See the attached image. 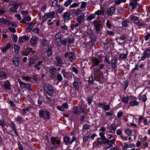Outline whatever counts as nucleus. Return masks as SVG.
<instances>
[{"mask_svg": "<svg viewBox=\"0 0 150 150\" xmlns=\"http://www.w3.org/2000/svg\"><path fill=\"white\" fill-rule=\"evenodd\" d=\"M105 66L104 64H100V65L99 69H95L93 70V73L94 74V78L95 80L99 81L103 78V74L100 70L102 69Z\"/></svg>", "mask_w": 150, "mask_h": 150, "instance_id": "1", "label": "nucleus"}, {"mask_svg": "<svg viewBox=\"0 0 150 150\" xmlns=\"http://www.w3.org/2000/svg\"><path fill=\"white\" fill-rule=\"evenodd\" d=\"M39 116L41 118L45 120L46 119H49L50 118V112L47 110L44 109L40 110L39 111Z\"/></svg>", "mask_w": 150, "mask_h": 150, "instance_id": "2", "label": "nucleus"}, {"mask_svg": "<svg viewBox=\"0 0 150 150\" xmlns=\"http://www.w3.org/2000/svg\"><path fill=\"white\" fill-rule=\"evenodd\" d=\"M94 25L95 28L98 33H99L103 28V24L102 22L96 20L94 21Z\"/></svg>", "mask_w": 150, "mask_h": 150, "instance_id": "3", "label": "nucleus"}, {"mask_svg": "<svg viewBox=\"0 0 150 150\" xmlns=\"http://www.w3.org/2000/svg\"><path fill=\"white\" fill-rule=\"evenodd\" d=\"M57 137H52L50 138V141L52 144L54 146V147L56 148L57 145L60 144V140L57 139Z\"/></svg>", "mask_w": 150, "mask_h": 150, "instance_id": "4", "label": "nucleus"}, {"mask_svg": "<svg viewBox=\"0 0 150 150\" xmlns=\"http://www.w3.org/2000/svg\"><path fill=\"white\" fill-rule=\"evenodd\" d=\"M74 51H71L69 53L68 52H66L64 55L65 57H67V56L69 57V59L70 61H73L75 59V56L74 54Z\"/></svg>", "mask_w": 150, "mask_h": 150, "instance_id": "5", "label": "nucleus"}, {"mask_svg": "<svg viewBox=\"0 0 150 150\" xmlns=\"http://www.w3.org/2000/svg\"><path fill=\"white\" fill-rule=\"evenodd\" d=\"M74 40V39L73 38L65 39L62 41V44L64 45L67 46L69 45L70 44L73 43Z\"/></svg>", "mask_w": 150, "mask_h": 150, "instance_id": "6", "label": "nucleus"}, {"mask_svg": "<svg viewBox=\"0 0 150 150\" xmlns=\"http://www.w3.org/2000/svg\"><path fill=\"white\" fill-rule=\"evenodd\" d=\"M46 93L49 96L52 95L54 93L53 89L51 86L47 85L46 88Z\"/></svg>", "mask_w": 150, "mask_h": 150, "instance_id": "7", "label": "nucleus"}, {"mask_svg": "<svg viewBox=\"0 0 150 150\" xmlns=\"http://www.w3.org/2000/svg\"><path fill=\"white\" fill-rule=\"evenodd\" d=\"M115 8L114 6H111L108 8L105 13L109 16H111L113 13L115 12Z\"/></svg>", "mask_w": 150, "mask_h": 150, "instance_id": "8", "label": "nucleus"}, {"mask_svg": "<svg viewBox=\"0 0 150 150\" xmlns=\"http://www.w3.org/2000/svg\"><path fill=\"white\" fill-rule=\"evenodd\" d=\"M11 47V45L10 43H8L4 47L0 48V49L3 53H5Z\"/></svg>", "mask_w": 150, "mask_h": 150, "instance_id": "9", "label": "nucleus"}, {"mask_svg": "<svg viewBox=\"0 0 150 150\" xmlns=\"http://www.w3.org/2000/svg\"><path fill=\"white\" fill-rule=\"evenodd\" d=\"M61 73L64 78L67 79L70 78L71 75V74L70 72L66 71L65 69H63L61 71Z\"/></svg>", "mask_w": 150, "mask_h": 150, "instance_id": "10", "label": "nucleus"}, {"mask_svg": "<svg viewBox=\"0 0 150 150\" xmlns=\"http://www.w3.org/2000/svg\"><path fill=\"white\" fill-rule=\"evenodd\" d=\"M117 127L114 124L112 123L108 127V129L110 130V132L114 133L115 132Z\"/></svg>", "mask_w": 150, "mask_h": 150, "instance_id": "11", "label": "nucleus"}, {"mask_svg": "<svg viewBox=\"0 0 150 150\" xmlns=\"http://www.w3.org/2000/svg\"><path fill=\"white\" fill-rule=\"evenodd\" d=\"M56 60L57 65L58 66H61L63 62L61 57L59 56H57L56 57Z\"/></svg>", "mask_w": 150, "mask_h": 150, "instance_id": "12", "label": "nucleus"}, {"mask_svg": "<svg viewBox=\"0 0 150 150\" xmlns=\"http://www.w3.org/2000/svg\"><path fill=\"white\" fill-rule=\"evenodd\" d=\"M54 14L55 13L54 12H50L45 14L44 17L45 19H47L48 18H54Z\"/></svg>", "mask_w": 150, "mask_h": 150, "instance_id": "13", "label": "nucleus"}, {"mask_svg": "<svg viewBox=\"0 0 150 150\" xmlns=\"http://www.w3.org/2000/svg\"><path fill=\"white\" fill-rule=\"evenodd\" d=\"M105 143H106L109 146V148L113 146V145L114 144L115 142V139H112L110 140H109L108 139H106Z\"/></svg>", "mask_w": 150, "mask_h": 150, "instance_id": "14", "label": "nucleus"}, {"mask_svg": "<svg viewBox=\"0 0 150 150\" xmlns=\"http://www.w3.org/2000/svg\"><path fill=\"white\" fill-rule=\"evenodd\" d=\"M92 62L94 66H98L100 64V60L96 58L92 59Z\"/></svg>", "mask_w": 150, "mask_h": 150, "instance_id": "15", "label": "nucleus"}, {"mask_svg": "<svg viewBox=\"0 0 150 150\" xmlns=\"http://www.w3.org/2000/svg\"><path fill=\"white\" fill-rule=\"evenodd\" d=\"M33 32L34 33H37L41 37H42L43 35V33H42V31L40 30L39 28H35L33 30Z\"/></svg>", "mask_w": 150, "mask_h": 150, "instance_id": "16", "label": "nucleus"}, {"mask_svg": "<svg viewBox=\"0 0 150 150\" xmlns=\"http://www.w3.org/2000/svg\"><path fill=\"white\" fill-rule=\"evenodd\" d=\"M109 57L108 55H106L105 57L104 62L106 65L107 67H108L110 66V62L109 61Z\"/></svg>", "mask_w": 150, "mask_h": 150, "instance_id": "17", "label": "nucleus"}, {"mask_svg": "<svg viewBox=\"0 0 150 150\" xmlns=\"http://www.w3.org/2000/svg\"><path fill=\"white\" fill-rule=\"evenodd\" d=\"M13 63L16 67L18 66L19 64L18 58L16 56H14L13 57Z\"/></svg>", "mask_w": 150, "mask_h": 150, "instance_id": "18", "label": "nucleus"}, {"mask_svg": "<svg viewBox=\"0 0 150 150\" xmlns=\"http://www.w3.org/2000/svg\"><path fill=\"white\" fill-rule=\"evenodd\" d=\"M37 40V37L36 36H33L30 39V44L31 45H34L36 43Z\"/></svg>", "mask_w": 150, "mask_h": 150, "instance_id": "19", "label": "nucleus"}, {"mask_svg": "<svg viewBox=\"0 0 150 150\" xmlns=\"http://www.w3.org/2000/svg\"><path fill=\"white\" fill-rule=\"evenodd\" d=\"M117 58H116L114 59H112L111 61V66L112 68H115L117 65Z\"/></svg>", "mask_w": 150, "mask_h": 150, "instance_id": "20", "label": "nucleus"}, {"mask_svg": "<svg viewBox=\"0 0 150 150\" xmlns=\"http://www.w3.org/2000/svg\"><path fill=\"white\" fill-rule=\"evenodd\" d=\"M57 71L56 68L54 66H51L49 67V72L52 74H54Z\"/></svg>", "mask_w": 150, "mask_h": 150, "instance_id": "21", "label": "nucleus"}, {"mask_svg": "<svg viewBox=\"0 0 150 150\" xmlns=\"http://www.w3.org/2000/svg\"><path fill=\"white\" fill-rule=\"evenodd\" d=\"M42 63L43 62L41 61L38 62L37 64L35 65L34 67L36 68L39 71L40 69V67L42 65Z\"/></svg>", "mask_w": 150, "mask_h": 150, "instance_id": "22", "label": "nucleus"}, {"mask_svg": "<svg viewBox=\"0 0 150 150\" xmlns=\"http://www.w3.org/2000/svg\"><path fill=\"white\" fill-rule=\"evenodd\" d=\"M71 138L68 137H65L64 138V141L66 145L68 144H69V142L70 141Z\"/></svg>", "mask_w": 150, "mask_h": 150, "instance_id": "23", "label": "nucleus"}, {"mask_svg": "<svg viewBox=\"0 0 150 150\" xmlns=\"http://www.w3.org/2000/svg\"><path fill=\"white\" fill-rule=\"evenodd\" d=\"M143 54L147 58L149 57L150 56V49H146L144 52Z\"/></svg>", "mask_w": 150, "mask_h": 150, "instance_id": "24", "label": "nucleus"}, {"mask_svg": "<svg viewBox=\"0 0 150 150\" xmlns=\"http://www.w3.org/2000/svg\"><path fill=\"white\" fill-rule=\"evenodd\" d=\"M20 86L22 88H25L26 87V83L22 81L21 80L19 79L18 80Z\"/></svg>", "mask_w": 150, "mask_h": 150, "instance_id": "25", "label": "nucleus"}, {"mask_svg": "<svg viewBox=\"0 0 150 150\" xmlns=\"http://www.w3.org/2000/svg\"><path fill=\"white\" fill-rule=\"evenodd\" d=\"M91 126L90 125L85 124L83 125V132H84L91 128Z\"/></svg>", "mask_w": 150, "mask_h": 150, "instance_id": "26", "label": "nucleus"}, {"mask_svg": "<svg viewBox=\"0 0 150 150\" xmlns=\"http://www.w3.org/2000/svg\"><path fill=\"white\" fill-rule=\"evenodd\" d=\"M137 3L134 2H131L129 3V6H132L131 9H135L137 8Z\"/></svg>", "mask_w": 150, "mask_h": 150, "instance_id": "27", "label": "nucleus"}, {"mask_svg": "<svg viewBox=\"0 0 150 150\" xmlns=\"http://www.w3.org/2000/svg\"><path fill=\"white\" fill-rule=\"evenodd\" d=\"M9 23L8 19H0V25L2 23L4 24H9Z\"/></svg>", "mask_w": 150, "mask_h": 150, "instance_id": "28", "label": "nucleus"}, {"mask_svg": "<svg viewBox=\"0 0 150 150\" xmlns=\"http://www.w3.org/2000/svg\"><path fill=\"white\" fill-rule=\"evenodd\" d=\"M104 13V11L103 9H101L100 10H98L96 11L95 14V15H99L100 14H103Z\"/></svg>", "mask_w": 150, "mask_h": 150, "instance_id": "29", "label": "nucleus"}, {"mask_svg": "<svg viewBox=\"0 0 150 150\" xmlns=\"http://www.w3.org/2000/svg\"><path fill=\"white\" fill-rule=\"evenodd\" d=\"M127 56V54H121L120 55L119 58L120 60L123 59H126Z\"/></svg>", "mask_w": 150, "mask_h": 150, "instance_id": "30", "label": "nucleus"}, {"mask_svg": "<svg viewBox=\"0 0 150 150\" xmlns=\"http://www.w3.org/2000/svg\"><path fill=\"white\" fill-rule=\"evenodd\" d=\"M4 87L7 89H10V83L9 81L8 80L6 81L5 82Z\"/></svg>", "mask_w": 150, "mask_h": 150, "instance_id": "31", "label": "nucleus"}, {"mask_svg": "<svg viewBox=\"0 0 150 150\" xmlns=\"http://www.w3.org/2000/svg\"><path fill=\"white\" fill-rule=\"evenodd\" d=\"M46 53L48 57H50L51 56L52 54V49L50 48H48L47 50Z\"/></svg>", "mask_w": 150, "mask_h": 150, "instance_id": "32", "label": "nucleus"}, {"mask_svg": "<svg viewBox=\"0 0 150 150\" xmlns=\"http://www.w3.org/2000/svg\"><path fill=\"white\" fill-rule=\"evenodd\" d=\"M139 98L143 101H145L146 100L147 98L145 94L140 95L139 96Z\"/></svg>", "mask_w": 150, "mask_h": 150, "instance_id": "33", "label": "nucleus"}, {"mask_svg": "<svg viewBox=\"0 0 150 150\" xmlns=\"http://www.w3.org/2000/svg\"><path fill=\"white\" fill-rule=\"evenodd\" d=\"M129 103L130 106H134L138 105L139 103L137 101H133L130 102Z\"/></svg>", "mask_w": 150, "mask_h": 150, "instance_id": "34", "label": "nucleus"}, {"mask_svg": "<svg viewBox=\"0 0 150 150\" xmlns=\"http://www.w3.org/2000/svg\"><path fill=\"white\" fill-rule=\"evenodd\" d=\"M100 139V138H99L97 140V143L96 144V145L98 146L101 145L102 144H105V143L103 141H100L99 140Z\"/></svg>", "mask_w": 150, "mask_h": 150, "instance_id": "35", "label": "nucleus"}, {"mask_svg": "<svg viewBox=\"0 0 150 150\" xmlns=\"http://www.w3.org/2000/svg\"><path fill=\"white\" fill-rule=\"evenodd\" d=\"M0 77L6 79L7 76L5 72L2 71H0Z\"/></svg>", "mask_w": 150, "mask_h": 150, "instance_id": "36", "label": "nucleus"}, {"mask_svg": "<svg viewBox=\"0 0 150 150\" xmlns=\"http://www.w3.org/2000/svg\"><path fill=\"white\" fill-rule=\"evenodd\" d=\"M63 17L64 18H69L70 17V13L68 12H66L64 14Z\"/></svg>", "mask_w": 150, "mask_h": 150, "instance_id": "37", "label": "nucleus"}, {"mask_svg": "<svg viewBox=\"0 0 150 150\" xmlns=\"http://www.w3.org/2000/svg\"><path fill=\"white\" fill-rule=\"evenodd\" d=\"M73 86L75 89H78L79 87L78 82L74 81L73 82Z\"/></svg>", "mask_w": 150, "mask_h": 150, "instance_id": "38", "label": "nucleus"}, {"mask_svg": "<svg viewBox=\"0 0 150 150\" xmlns=\"http://www.w3.org/2000/svg\"><path fill=\"white\" fill-rule=\"evenodd\" d=\"M122 101L125 103H128L129 100V98L128 97H124L122 99Z\"/></svg>", "mask_w": 150, "mask_h": 150, "instance_id": "39", "label": "nucleus"}, {"mask_svg": "<svg viewBox=\"0 0 150 150\" xmlns=\"http://www.w3.org/2000/svg\"><path fill=\"white\" fill-rule=\"evenodd\" d=\"M17 8L13 6V7L10 8L9 9V11L10 12H14L16 13L17 12Z\"/></svg>", "mask_w": 150, "mask_h": 150, "instance_id": "40", "label": "nucleus"}, {"mask_svg": "<svg viewBox=\"0 0 150 150\" xmlns=\"http://www.w3.org/2000/svg\"><path fill=\"white\" fill-rule=\"evenodd\" d=\"M22 78L23 80H25L26 81H30L31 79L30 77L23 76L22 77Z\"/></svg>", "mask_w": 150, "mask_h": 150, "instance_id": "41", "label": "nucleus"}, {"mask_svg": "<svg viewBox=\"0 0 150 150\" xmlns=\"http://www.w3.org/2000/svg\"><path fill=\"white\" fill-rule=\"evenodd\" d=\"M72 0H67L64 3V5L65 6H68L71 3Z\"/></svg>", "mask_w": 150, "mask_h": 150, "instance_id": "42", "label": "nucleus"}, {"mask_svg": "<svg viewBox=\"0 0 150 150\" xmlns=\"http://www.w3.org/2000/svg\"><path fill=\"white\" fill-rule=\"evenodd\" d=\"M128 22L127 21H123L122 22V25L123 27H127L129 26Z\"/></svg>", "mask_w": 150, "mask_h": 150, "instance_id": "43", "label": "nucleus"}, {"mask_svg": "<svg viewBox=\"0 0 150 150\" xmlns=\"http://www.w3.org/2000/svg\"><path fill=\"white\" fill-rule=\"evenodd\" d=\"M99 135L101 139L103 140H105L106 139L104 136V134L102 132L99 133Z\"/></svg>", "mask_w": 150, "mask_h": 150, "instance_id": "44", "label": "nucleus"}, {"mask_svg": "<svg viewBox=\"0 0 150 150\" xmlns=\"http://www.w3.org/2000/svg\"><path fill=\"white\" fill-rule=\"evenodd\" d=\"M56 42L57 45L59 46H60L62 44V41L60 39H56Z\"/></svg>", "mask_w": 150, "mask_h": 150, "instance_id": "45", "label": "nucleus"}, {"mask_svg": "<svg viewBox=\"0 0 150 150\" xmlns=\"http://www.w3.org/2000/svg\"><path fill=\"white\" fill-rule=\"evenodd\" d=\"M73 112L75 114L77 115H79V112L78 110L76 107H74L73 108Z\"/></svg>", "mask_w": 150, "mask_h": 150, "instance_id": "46", "label": "nucleus"}, {"mask_svg": "<svg viewBox=\"0 0 150 150\" xmlns=\"http://www.w3.org/2000/svg\"><path fill=\"white\" fill-rule=\"evenodd\" d=\"M93 98L92 97L89 96L87 98V101L88 102L89 105H90L91 103L92 100Z\"/></svg>", "mask_w": 150, "mask_h": 150, "instance_id": "47", "label": "nucleus"}, {"mask_svg": "<svg viewBox=\"0 0 150 150\" xmlns=\"http://www.w3.org/2000/svg\"><path fill=\"white\" fill-rule=\"evenodd\" d=\"M61 37V35L60 32H58L55 35L56 39H60Z\"/></svg>", "mask_w": 150, "mask_h": 150, "instance_id": "48", "label": "nucleus"}, {"mask_svg": "<svg viewBox=\"0 0 150 150\" xmlns=\"http://www.w3.org/2000/svg\"><path fill=\"white\" fill-rule=\"evenodd\" d=\"M138 65L137 64L135 65V67L134 68L132 71V73L134 74L135 73L136 70H137L138 69Z\"/></svg>", "mask_w": 150, "mask_h": 150, "instance_id": "49", "label": "nucleus"}, {"mask_svg": "<svg viewBox=\"0 0 150 150\" xmlns=\"http://www.w3.org/2000/svg\"><path fill=\"white\" fill-rule=\"evenodd\" d=\"M94 81V80H93V79L92 77H91V76L89 78L88 83L90 84H93V82Z\"/></svg>", "mask_w": 150, "mask_h": 150, "instance_id": "50", "label": "nucleus"}, {"mask_svg": "<svg viewBox=\"0 0 150 150\" xmlns=\"http://www.w3.org/2000/svg\"><path fill=\"white\" fill-rule=\"evenodd\" d=\"M123 85L125 86V89H126L128 86V81H125L123 83Z\"/></svg>", "mask_w": 150, "mask_h": 150, "instance_id": "51", "label": "nucleus"}, {"mask_svg": "<svg viewBox=\"0 0 150 150\" xmlns=\"http://www.w3.org/2000/svg\"><path fill=\"white\" fill-rule=\"evenodd\" d=\"M125 132L128 136H129L132 134L131 130L129 129H127L125 130Z\"/></svg>", "mask_w": 150, "mask_h": 150, "instance_id": "52", "label": "nucleus"}, {"mask_svg": "<svg viewBox=\"0 0 150 150\" xmlns=\"http://www.w3.org/2000/svg\"><path fill=\"white\" fill-rule=\"evenodd\" d=\"M62 75L60 74H58L57 75V80L59 81H61L62 80Z\"/></svg>", "mask_w": 150, "mask_h": 150, "instance_id": "53", "label": "nucleus"}, {"mask_svg": "<svg viewBox=\"0 0 150 150\" xmlns=\"http://www.w3.org/2000/svg\"><path fill=\"white\" fill-rule=\"evenodd\" d=\"M42 45L46 46L47 45L48 42L47 40L43 39L42 41Z\"/></svg>", "mask_w": 150, "mask_h": 150, "instance_id": "54", "label": "nucleus"}, {"mask_svg": "<svg viewBox=\"0 0 150 150\" xmlns=\"http://www.w3.org/2000/svg\"><path fill=\"white\" fill-rule=\"evenodd\" d=\"M17 35H13L12 37V40L13 42H17Z\"/></svg>", "mask_w": 150, "mask_h": 150, "instance_id": "55", "label": "nucleus"}, {"mask_svg": "<svg viewBox=\"0 0 150 150\" xmlns=\"http://www.w3.org/2000/svg\"><path fill=\"white\" fill-rule=\"evenodd\" d=\"M58 1L56 0H55L53 1L52 3V5L53 7L56 6L58 4Z\"/></svg>", "mask_w": 150, "mask_h": 150, "instance_id": "56", "label": "nucleus"}, {"mask_svg": "<svg viewBox=\"0 0 150 150\" xmlns=\"http://www.w3.org/2000/svg\"><path fill=\"white\" fill-rule=\"evenodd\" d=\"M57 109L61 111H64V109L62 106H58L57 107Z\"/></svg>", "mask_w": 150, "mask_h": 150, "instance_id": "57", "label": "nucleus"}, {"mask_svg": "<svg viewBox=\"0 0 150 150\" xmlns=\"http://www.w3.org/2000/svg\"><path fill=\"white\" fill-rule=\"evenodd\" d=\"M103 108L105 110H108L110 109V105H104L103 106Z\"/></svg>", "mask_w": 150, "mask_h": 150, "instance_id": "58", "label": "nucleus"}, {"mask_svg": "<svg viewBox=\"0 0 150 150\" xmlns=\"http://www.w3.org/2000/svg\"><path fill=\"white\" fill-rule=\"evenodd\" d=\"M6 125V123L3 120L0 119V125L1 126H4Z\"/></svg>", "mask_w": 150, "mask_h": 150, "instance_id": "59", "label": "nucleus"}, {"mask_svg": "<svg viewBox=\"0 0 150 150\" xmlns=\"http://www.w3.org/2000/svg\"><path fill=\"white\" fill-rule=\"evenodd\" d=\"M62 106L63 108H65L67 109L68 108V104L66 103H63L62 105Z\"/></svg>", "mask_w": 150, "mask_h": 150, "instance_id": "60", "label": "nucleus"}, {"mask_svg": "<svg viewBox=\"0 0 150 150\" xmlns=\"http://www.w3.org/2000/svg\"><path fill=\"white\" fill-rule=\"evenodd\" d=\"M123 114V113L122 112L120 111V112H118L117 114V118H120L122 116V115Z\"/></svg>", "mask_w": 150, "mask_h": 150, "instance_id": "61", "label": "nucleus"}, {"mask_svg": "<svg viewBox=\"0 0 150 150\" xmlns=\"http://www.w3.org/2000/svg\"><path fill=\"white\" fill-rule=\"evenodd\" d=\"M89 138V136H85L83 138V142H86L88 140Z\"/></svg>", "mask_w": 150, "mask_h": 150, "instance_id": "62", "label": "nucleus"}, {"mask_svg": "<svg viewBox=\"0 0 150 150\" xmlns=\"http://www.w3.org/2000/svg\"><path fill=\"white\" fill-rule=\"evenodd\" d=\"M16 120L18 121H19V122H21L23 120L22 117L21 116H18L17 118L16 119Z\"/></svg>", "mask_w": 150, "mask_h": 150, "instance_id": "63", "label": "nucleus"}, {"mask_svg": "<svg viewBox=\"0 0 150 150\" xmlns=\"http://www.w3.org/2000/svg\"><path fill=\"white\" fill-rule=\"evenodd\" d=\"M150 38V33H149L146 35L145 37V39L146 41H147Z\"/></svg>", "mask_w": 150, "mask_h": 150, "instance_id": "64", "label": "nucleus"}]
</instances>
